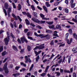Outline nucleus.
Returning <instances> with one entry per match:
<instances>
[{
    "label": "nucleus",
    "instance_id": "nucleus-1",
    "mask_svg": "<svg viewBox=\"0 0 77 77\" xmlns=\"http://www.w3.org/2000/svg\"><path fill=\"white\" fill-rule=\"evenodd\" d=\"M4 7L6 9H8V13H11V9H12V7H10L8 8V3H6L5 4Z\"/></svg>",
    "mask_w": 77,
    "mask_h": 77
},
{
    "label": "nucleus",
    "instance_id": "nucleus-2",
    "mask_svg": "<svg viewBox=\"0 0 77 77\" xmlns=\"http://www.w3.org/2000/svg\"><path fill=\"white\" fill-rule=\"evenodd\" d=\"M7 34L8 36L7 37V38L4 39V41L6 45H8V42H9L10 40L9 36H9V34L8 33V32H7Z\"/></svg>",
    "mask_w": 77,
    "mask_h": 77
},
{
    "label": "nucleus",
    "instance_id": "nucleus-3",
    "mask_svg": "<svg viewBox=\"0 0 77 77\" xmlns=\"http://www.w3.org/2000/svg\"><path fill=\"white\" fill-rule=\"evenodd\" d=\"M44 44H42L39 46H36V47L34 49V50H36V49H39L41 50L44 48Z\"/></svg>",
    "mask_w": 77,
    "mask_h": 77
},
{
    "label": "nucleus",
    "instance_id": "nucleus-4",
    "mask_svg": "<svg viewBox=\"0 0 77 77\" xmlns=\"http://www.w3.org/2000/svg\"><path fill=\"white\" fill-rule=\"evenodd\" d=\"M28 57H30V56L29 55H28V57H27V56H26L25 57V59L26 60L25 61V63H27L28 62H29V63H30V62H31L32 61L30 60V59L29 58H28Z\"/></svg>",
    "mask_w": 77,
    "mask_h": 77
},
{
    "label": "nucleus",
    "instance_id": "nucleus-5",
    "mask_svg": "<svg viewBox=\"0 0 77 77\" xmlns=\"http://www.w3.org/2000/svg\"><path fill=\"white\" fill-rule=\"evenodd\" d=\"M40 36H42L43 38H46V39H49L50 38V35L47 34L46 35H44L43 34H40L39 35Z\"/></svg>",
    "mask_w": 77,
    "mask_h": 77
},
{
    "label": "nucleus",
    "instance_id": "nucleus-6",
    "mask_svg": "<svg viewBox=\"0 0 77 77\" xmlns=\"http://www.w3.org/2000/svg\"><path fill=\"white\" fill-rule=\"evenodd\" d=\"M3 69L5 70V72L6 73H8L9 72V71H8V68H7V63H6L5 64V65L3 67Z\"/></svg>",
    "mask_w": 77,
    "mask_h": 77
},
{
    "label": "nucleus",
    "instance_id": "nucleus-7",
    "mask_svg": "<svg viewBox=\"0 0 77 77\" xmlns=\"http://www.w3.org/2000/svg\"><path fill=\"white\" fill-rule=\"evenodd\" d=\"M70 5H71V7L72 8H74V7H75V3H74V2H73V1H72L70 2Z\"/></svg>",
    "mask_w": 77,
    "mask_h": 77
},
{
    "label": "nucleus",
    "instance_id": "nucleus-8",
    "mask_svg": "<svg viewBox=\"0 0 77 77\" xmlns=\"http://www.w3.org/2000/svg\"><path fill=\"white\" fill-rule=\"evenodd\" d=\"M13 75L15 77H20V73H14L13 74Z\"/></svg>",
    "mask_w": 77,
    "mask_h": 77
},
{
    "label": "nucleus",
    "instance_id": "nucleus-9",
    "mask_svg": "<svg viewBox=\"0 0 77 77\" xmlns=\"http://www.w3.org/2000/svg\"><path fill=\"white\" fill-rule=\"evenodd\" d=\"M32 20L34 22H35V23H39L40 22V21L39 20L37 19H35L34 18H32Z\"/></svg>",
    "mask_w": 77,
    "mask_h": 77
},
{
    "label": "nucleus",
    "instance_id": "nucleus-10",
    "mask_svg": "<svg viewBox=\"0 0 77 77\" xmlns=\"http://www.w3.org/2000/svg\"><path fill=\"white\" fill-rule=\"evenodd\" d=\"M75 19L74 18L72 19V21L74 22L75 23H77V15H75Z\"/></svg>",
    "mask_w": 77,
    "mask_h": 77
},
{
    "label": "nucleus",
    "instance_id": "nucleus-11",
    "mask_svg": "<svg viewBox=\"0 0 77 77\" xmlns=\"http://www.w3.org/2000/svg\"><path fill=\"white\" fill-rule=\"evenodd\" d=\"M26 38L24 37H23L20 38V40L22 43H23L25 40Z\"/></svg>",
    "mask_w": 77,
    "mask_h": 77
},
{
    "label": "nucleus",
    "instance_id": "nucleus-12",
    "mask_svg": "<svg viewBox=\"0 0 77 77\" xmlns=\"http://www.w3.org/2000/svg\"><path fill=\"white\" fill-rule=\"evenodd\" d=\"M8 54V52L6 51H4L2 53V56H4L5 55H6Z\"/></svg>",
    "mask_w": 77,
    "mask_h": 77
},
{
    "label": "nucleus",
    "instance_id": "nucleus-13",
    "mask_svg": "<svg viewBox=\"0 0 77 77\" xmlns=\"http://www.w3.org/2000/svg\"><path fill=\"white\" fill-rule=\"evenodd\" d=\"M34 53L35 54H36V56H38L39 53H41V51H38V52H37L36 51H35V50L34 51Z\"/></svg>",
    "mask_w": 77,
    "mask_h": 77
},
{
    "label": "nucleus",
    "instance_id": "nucleus-14",
    "mask_svg": "<svg viewBox=\"0 0 77 77\" xmlns=\"http://www.w3.org/2000/svg\"><path fill=\"white\" fill-rule=\"evenodd\" d=\"M43 8L44 10L46 12H47H47H48V10H47V7L45 6H43Z\"/></svg>",
    "mask_w": 77,
    "mask_h": 77
},
{
    "label": "nucleus",
    "instance_id": "nucleus-15",
    "mask_svg": "<svg viewBox=\"0 0 77 77\" xmlns=\"http://www.w3.org/2000/svg\"><path fill=\"white\" fill-rule=\"evenodd\" d=\"M45 5L47 7H50V5L49 4V2H45Z\"/></svg>",
    "mask_w": 77,
    "mask_h": 77
},
{
    "label": "nucleus",
    "instance_id": "nucleus-16",
    "mask_svg": "<svg viewBox=\"0 0 77 77\" xmlns=\"http://www.w3.org/2000/svg\"><path fill=\"white\" fill-rule=\"evenodd\" d=\"M27 49L28 51H30L32 50V49L31 48V47L29 45H28L27 46Z\"/></svg>",
    "mask_w": 77,
    "mask_h": 77
},
{
    "label": "nucleus",
    "instance_id": "nucleus-17",
    "mask_svg": "<svg viewBox=\"0 0 77 77\" xmlns=\"http://www.w3.org/2000/svg\"><path fill=\"white\" fill-rule=\"evenodd\" d=\"M64 11L66 12V13H68L69 12V9L67 8H65L64 9Z\"/></svg>",
    "mask_w": 77,
    "mask_h": 77
},
{
    "label": "nucleus",
    "instance_id": "nucleus-18",
    "mask_svg": "<svg viewBox=\"0 0 77 77\" xmlns=\"http://www.w3.org/2000/svg\"><path fill=\"white\" fill-rule=\"evenodd\" d=\"M13 49H14V50L15 51H18L17 48V47L15 46H13Z\"/></svg>",
    "mask_w": 77,
    "mask_h": 77
},
{
    "label": "nucleus",
    "instance_id": "nucleus-19",
    "mask_svg": "<svg viewBox=\"0 0 77 77\" xmlns=\"http://www.w3.org/2000/svg\"><path fill=\"white\" fill-rule=\"evenodd\" d=\"M25 22L27 25H29V24H30V22H29V21L27 19H26L25 20Z\"/></svg>",
    "mask_w": 77,
    "mask_h": 77
},
{
    "label": "nucleus",
    "instance_id": "nucleus-20",
    "mask_svg": "<svg viewBox=\"0 0 77 77\" xmlns=\"http://www.w3.org/2000/svg\"><path fill=\"white\" fill-rule=\"evenodd\" d=\"M53 21H51V22H47V23L49 24V25H51V24H53Z\"/></svg>",
    "mask_w": 77,
    "mask_h": 77
},
{
    "label": "nucleus",
    "instance_id": "nucleus-21",
    "mask_svg": "<svg viewBox=\"0 0 77 77\" xmlns=\"http://www.w3.org/2000/svg\"><path fill=\"white\" fill-rule=\"evenodd\" d=\"M54 34H53L54 36H58V35H57V32L56 31H55L54 32Z\"/></svg>",
    "mask_w": 77,
    "mask_h": 77
},
{
    "label": "nucleus",
    "instance_id": "nucleus-22",
    "mask_svg": "<svg viewBox=\"0 0 77 77\" xmlns=\"http://www.w3.org/2000/svg\"><path fill=\"white\" fill-rule=\"evenodd\" d=\"M46 33H50L52 32V31H51L50 30L47 29L46 31Z\"/></svg>",
    "mask_w": 77,
    "mask_h": 77
},
{
    "label": "nucleus",
    "instance_id": "nucleus-23",
    "mask_svg": "<svg viewBox=\"0 0 77 77\" xmlns=\"http://www.w3.org/2000/svg\"><path fill=\"white\" fill-rule=\"evenodd\" d=\"M72 38H71L69 42V40H68V42L67 41V43L68 44H70L72 42Z\"/></svg>",
    "mask_w": 77,
    "mask_h": 77
},
{
    "label": "nucleus",
    "instance_id": "nucleus-24",
    "mask_svg": "<svg viewBox=\"0 0 77 77\" xmlns=\"http://www.w3.org/2000/svg\"><path fill=\"white\" fill-rule=\"evenodd\" d=\"M12 16H13V17L15 18V20H18V18H17V17H16V16H15V15L14 14H12Z\"/></svg>",
    "mask_w": 77,
    "mask_h": 77
},
{
    "label": "nucleus",
    "instance_id": "nucleus-25",
    "mask_svg": "<svg viewBox=\"0 0 77 77\" xmlns=\"http://www.w3.org/2000/svg\"><path fill=\"white\" fill-rule=\"evenodd\" d=\"M34 66V64H32L31 65V66L30 67V69H29L30 71H31V70H32V69H33V68Z\"/></svg>",
    "mask_w": 77,
    "mask_h": 77
},
{
    "label": "nucleus",
    "instance_id": "nucleus-26",
    "mask_svg": "<svg viewBox=\"0 0 77 77\" xmlns=\"http://www.w3.org/2000/svg\"><path fill=\"white\" fill-rule=\"evenodd\" d=\"M66 40L67 41V42L69 40H68V33H67L66 34Z\"/></svg>",
    "mask_w": 77,
    "mask_h": 77
},
{
    "label": "nucleus",
    "instance_id": "nucleus-27",
    "mask_svg": "<svg viewBox=\"0 0 77 77\" xmlns=\"http://www.w3.org/2000/svg\"><path fill=\"white\" fill-rule=\"evenodd\" d=\"M69 33H70V34H72V29H69L68 30Z\"/></svg>",
    "mask_w": 77,
    "mask_h": 77
},
{
    "label": "nucleus",
    "instance_id": "nucleus-28",
    "mask_svg": "<svg viewBox=\"0 0 77 77\" xmlns=\"http://www.w3.org/2000/svg\"><path fill=\"white\" fill-rule=\"evenodd\" d=\"M64 72L65 73H70V71H69V70H64Z\"/></svg>",
    "mask_w": 77,
    "mask_h": 77
},
{
    "label": "nucleus",
    "instance_id": "nucleus-29",
    "mask_svg": "<svg viewBox=\"0 0 77 77\" xmlns=\"http://www.w3.org/2000/svg\"><path fill=\"white\" fill-rule=\"evenodd\" d=\"M3 10L5 16H6V15H7V13L6 12V9H4V8H3Z\"/></svg>",
    "mask_w": 77,
    "mask_h": 77
},
{
    "label": "nucleus",
    "instance_id": "nucleus-30",
    "mask_svg": "<svg viewBox=\"0 0 77 77\" xmlns=\"http://www.w3.org/2000/svg\"><path fill=\"white\" fill-rule=\"evenodd\" d=\"M65 18H66V16H62L61 17L62 20H66V19H65Z\"/></svg>",
    "mask_w": 77,
    "mask_h": 77
},
{
    "label": "nucleus",
    "instance_id": "nucleus-31",
    "mask_svg": "<svg viewBox=\"0 0 77 77\" xmlns=\"http://www.w3.org/2000/svg\"><path fill=\"white\" fill-rule=\"evenodd\" d=\"M54 25L48 26V27L49 29H53V28H54Z\"/></svg>",
    "mask_w": 77,
    "mask_h": 77
},
{
    "label": "nucleus",
    "instance_id": "nucleus-32",
    "mask_svg": "<svg viewBox=\"0 0 77 77\" xmlns=\"http://www.w3.org/2000/svg\"><path fill=\"white\" fill-rule=\"evenodd\" d=\"M55 74H57V76H59L60 75V73L59 72H55Z\"/></svg>",
    "mask_w": 77,
    "mask_h": 77
},
{
    "label": "nucleus",
    "instance_id": "nucleus-33",
    "mask_svg": "<svg viewBox=\"0 0 77 77\" xmlns=\"http://www.w3.org/2000/svg\"><path fill=\"white\" fill-rule=\"evenodd\" d=\"M39 56H38L36 58L35 60L36 62H38L39 60Z\"/></svg>",
    "mask_w": 77,
    "mask_h": 77
},
{
    "label": "nucleus",
    "instance_id": "nucleus-34",
    "mask_svg": "<svg viewBox=\"0 0 77 77\" xmlns=\"http://www.w3.org/2000/svg\"><path fill=\"white\" fill-rule=\"evenodd\" d=\"M27 17H29V18H32V16H31V15L29 13H27Z\"/></svg>",
    "mask_w": 77,
    "mask_h": 77
},
{
    "label": "nucleus",
    "instance_id": "nucleus-35",
    "mask_svg": "<svg viewBox=\"0 0 77 77\" xmlns=\"http://www.w3.org/2000/svg\"><path fill=\"white\" fill-rule=\"evenodd\" d=\"M47 62H49V61H50V60L45 59V60H43V63H45V62H47Z\"/></svg>",
    "mask_w": 77,
    "mask_h": 77
},
{
    "label": "nucleus",
    "instance_id": "nucleus-36",
    "mask_svg": "<svg viewBox=\"0 0 77 77\" xmlns=\"http://www.w3.org/2000/svg\"><path fill=\"white\" fill-rule=\"evenodd\" d=\"M18 10L19 11L21 10V5H20V4L18 5Z\"/></svg>",
    "mask_w": 77,
    "mask_h": 77
},
{
    "label": "nucleus",
    "instance_id": "nucleus-37",
    "mask_svg": "<svg viewBox=\"0 0 77 77\" xmlns=\"http://www.w3.org/2000/svg\"><path fill=\"white\" fill-rule=\"evenodd\" d=\"M56 27L57 29H61V27H60V26L59 25H57Z\"/></svg>",
    "mask_w": 77,
    "mask_h": 77
},
{
    "label": "nucleus",
    "instance_id": "nucleus-38",
    "mask_svg": "<svg viewBox=\"0 0 77 77\" xmlns=\"http://www.w3.org/2000/svg\"><path fill=\"white\" fill-rule=\"evenodd\" d=\"M3 50V46H2L0 48V53L2 52Z\"/></svg>",
    "mask_w": 77,
    "mask_h": 77
},
{
    "label": "nucleus",
    "instance_id": "nucleus-39",
    "mask_svg": "<svg viewBox=\"0 0 77 77\" xmlns=\"http://www.w3.org/2000/svg\"><path fill=\"white\" fill-rule=\"evenodd\" d=\"M31 7L32 11H35V8L33 5H31Z\"/></svg>",
    "mask_w": 77,
    "mask_h": 77
},
{
    "label": "nucleus",
    "instance_id": "nucleus-40",
    "mask_svg": "<svg viewBox=\"0 0 77 77\" xmlns=\"http://www.w3.org/2000/svg\"><path fill=\"white\" fill-rule=\"evenodd\" d=\"M20 65H23L24 66H26V64L24 63L23 62L20 63Z\"/></svg>",
    "mask_w": 77,
    "mask_h": 77
},
{
    "label": "nucleus",
    "instance_id": "nucleus-41",
    "mask_svg": "<svg viewBox=\"0 0 77 77\" xmlns=\"http://www.w3.org/2000/svg\"><path fill=\"white\" fill-rule=\"evenodd\" d=\"M49 68V66H48L45 69V72H47V71L48 70V69Z\"/></svg>",
    "mask_w": 77,
    "mask_h": 77
},
{
    "label": "nucleus",
    "instance_id": "nucleus-42",
    "mask_svg": "<svg viewBox=\"0 0 77 77\" xmlns=\"http://www.w3.org/2000/svg\"><path fill=\"white\" fill-rule=\"evenodd\" d=\"M12 5L13 6V8L14 9L16 8V6H15V3H12Z\"/></svg>",
    "mask_w": 77,
    "mask_h": 77
},
{
    "label": "nucleus",
    "instance_id": "nucleus-43",
    "mask_svg": "<svg viewBox=\"0 0 77 77\" xmlns=\"http://www.w3.org/2000/svg\"><path fill=\"white\" fill-rule=\"evenodd\" d=\"M77 48H73L72 50V51L74 52L75 51H76V50H77Z\"/></svg>",
    "mask_w": 77,
    "mask_h": 77
},
{
    "label": "nucleus",
    "instance_id": "nucleus-44",
    "mask_svg": "<svg viewBox=\"0 0 77 77\" xmlns=\"http://www.w3.org/2000/svg\"><path fill=\"white\" fill-rule=\"evenodd\" d=\"M42 20H50V18H46V17H43L42 18Z\"/></svg>",
    "mask_w": 77,
    "mask_h": 77
},
{
    "label": "nucleus",
    "instance_id": "nucleus-45",
    "mask_svg": "<svg viewBox=\"0 0 77 77\" xmlns=\"http://www.w3.org/2000/svg\"><path fill=\"white\" fill-rule=\"evenodd\" d=\"M73 77H77V75L75 72L73 73Z\"/></svg>",
    "mask_w": 77,
    "mask_h": 77
},
{
    "label": "nucleus",
    "instance_id": "nucleus-46",
    "mask_svg": "<svg viewBox=\"0 0 77 77\" xmlns=\"http://www.w3.org/2000/svg\"><path fill=\"white\" fill-rule=\"evenodd\" d=\"M62 60H63V59H60V60L58 62V63L60 64L61 62L62 63Z\"/></svg>",
    "mask_w": 77,
    "mask_h": 77
},
{
    "label": "nucleus",
    "instance_id": "nucleus-47",
    "mask_svg": "<svg viewBox=\"0 0 77 77\" xmlns=\"http://www.w3.org/2000/svg\"><path fill=\"white\" fill-rule=\"evenodd\" d=\"M36 27H37L38 28L40 29H42V27H41V26L39 25H36Z\"/></svg>",
    "mask_w": 77,
    "mask_h": 77
},
{
    "label": "nucleus",
    "instance_id": "nucleus-48",
    "mask_svg": "<svg viewBox=\"0 0 77 77\" xmlns=\"http://www.w3.org/2000/svg\"><path fill=\"white\" fill-rule=\"evenodd\" d=\"M68 21V23H69V24H72V25L74 24V23L68 21Z\"/></svg>",
    "mask_w": 77,
    "mask_h": 77
},
{
    "label": "nucleus",
    "instance_id": "nucleus-49",
    "mask_svg": "<svg viewBox=\"0 0 77 77\" xmlns=\"http://www.w3.org/2000/svg\"><path fill=\"white\" fill-rule=\"evenodd\" d=\"M71 62V57L69 56L68 58V63H69Z\"/></svg>",
    "mask_w": 77,
    "mask_h": 77
},
{
    "label": "nucleus",
    "instance_id": "nucleus-50",
    "mask_svg": "<svg viewBox=\"0 0 77 77\" xmlns=\"http://www.w3.org/2000/svg\"><path fill=\"white\" fill-rule=\"evenodd\" d=\"M40 15L41 17V18H42L43 17H45V16L44 15H43V14H40Z\"/></svg>",
    "mask_w": 77,
    "mask_h": 77
},
{
    "label": "nucleus",
    "instance_id": "nucleus-51",
    "mask_svg": "<svg viewBox=\"0 0 77 77\" xmlns=\"http://www.w3.org/2000/svg\"><path fill=\"white\" fill-rule=\"evenodd\" d=\"M33 1L37 5L39 4V2H38L36 0H33Z\"/></svg>",
    "mask_w": 77,
    "mask_h": 77
},
{
    "label": "nucleus",
    "instance_id": "nucleus-52",
    "mask_svg": "<svg viewBox=\"0 0 77 77\" xmlns=\"http://www.w3.org/2000/svg\"><path fill=\"white\" fill-rule=\"evenodd\" d=\"M73 36L75 38H77V35L75 33L73 34Z\"/></svg>",
    "mask_w": 77,
    "mask_h": 77
},
{
    "label": "nucleus",
    "instance_id": "nucleus-53",
    "mask_svg": "<svg viewBox=\"0 0 77 77\" xmlns=\"http://www.w3.org/2000/svg\"><path fill=\"white\" fill-rule=\"evenodd\" d=\"M46 75V73H43L41 74V75L42 77H44Z\"/></svg>",
    "mask_w": 77,
    "mask_h": 77
},
{
    "label": "nucleus",
    "instance_id": "nucleus-54",
    "mask_svg": "<svg viewBox=\"0 0 77 77\" xmlns=\"http://www.w3.org/2000/svg\"><path fill=\"white\" fill-rule=\"evenodd\" d=\"M33 15H34L35 17H36L37 16V13L35 12H33Z\"/></svg>",
    "mask_w": 77,
    "mask_h": 77
},
{
    "label": "nucleus",
    "instance_id": "nucleus-55",
    "mask_svg": "<svg viewBox=\"0 0 77 77\" xmlns=\"http://www.w3.org/2000/svg\"><path fill=\"white\" fill-rule=\"evenodd\" d=\"M28 30H29L28 29H25L24 30V32L25 33H27L28 32Z\"/></svg>",
    "mask_w": 77,
    "mask_h": 77
},
{
    "label": "nucleus",
    "instance_id": "nucleus-56",
    "mask_svg": "<svg viewBox=\"0 0 77 77\" xmlns=\"http://www.w3.org/2000/svg\"><path fill=\"white\" fill-rule=\"evenodd\" d=\"M28 39H31V40H33V38L32 37H30V36H28Z\"/></svg>",
    "mask_w": 77,
    "mask_h": 77
},
{
    "label": "nucleus",
    "instance_id": "nucleus-57",
    "mask_svg": "<svg viewBox=\"0 0 77 77\" xmlns=\"http://www.w3.org/2000/svg\"><path fill=\"white\" fill-rule=\"evenodd\" d=\"M65 45V43H64L63 44H62L61 45H60L59 47H63V46H64V45Z\"/></svg>",
    "mask_w": 77,
    "mask_h": 77
},
{
    "label": "nucleus",
    "instance_id": "nucleus-58",
    "mask_svg": "<svg viewBox=\"0 0 77 77\" xmlns=\"http://www.w3.org/2000/svg\"><path fill=\"white\" fill-rule=\"evenodd\" d=\"M40 23H41V24H43L44 23H45V21H40Z\"/></svg>",
    "mask_w": 77,
    "mask_h": 77
},
{
    "label": "nucleus",
    "instance_id": "nucleus-59",
    "mask_svg": "<svg viewBox=\"0 0 77 77\" xmlns=\"http://www.w3.org/2000/svg\"><path fill=\"white\" fill-rule=\"evenodd\" d=\"M60 56V54H58L56 57L54 58V60H55V59H57V57H59V56Z\"/></svg>",
    "mask_w": 77,
    "mask_h": 77
},
{
    "label": "nucleus",
    "instance_id": "nucleus-60",
    "mask_svg": "<svg viewBox=\"0 0 77 77\" xmlns=\"http://www.w3.org/2000/svg\"><path fill=\"white\" fill-rule=\"evenodd\" d=\"M73 14H77V11H74L72 12Z\"/></svg>",
    "mask_w": 77,
    "mask_h": 77
},
{
    "label": "nucleus",
    "instance_id": "nucleus-61",
    "mask_svg": "<svg viewBox=\"0 0 77 77\" xmlns=\"http://www.w3.org/2000/svg\"><path fill=\"white\" fill-rule=\"evenodd\" d=\"M37 8H38V9H39V10H40L41 11V10H42V8H41V7H40L39 6H38L37 7Z\"/></svg>",
    "mask_w": 77,
    "mask_h": 77
},
{
    "label": "nucleus",
    "instance_id": "nucleus-62",
    "mask_svg": "<svg viewBox=\"0 0 77 77\" xmlns=\"http://www.w3.org/2000/svg\"><path fill=\"white\" fill-rule=\"evenodd\" d=\"M17 41L19 43H20V44H21V41H20V39L19 38H18L17 39Z\"/></svg>",
    "mask_w": 77,
    "mask_h": 77
},
{
    "label": "nucleus",
    "instance_id": "nucleus-63",
    "mask_svg": "<svg viewBox=\"0 0 77 77\" xmlns=\"http://www.w3.org/2000/svg\"><path fill=\"white\" fill-rule=\"evenodd\" d=\"M22 14H23V15H27V13H26V12H23Z\"/></svg>",
    "mask_w": 77,
    "mask_h": 77
},
{
    "label": "nucleus",
    "instance_id": "nucleus-64",
    "mask_svg": "<svg viewBox=\"0 0 77 77\" xmlns=\"http://www.w3.org/2000/svg\"><path fill=\"white\" fill-rule=\"evenodd\" d=\"M30 26H33V27H35V25L34 24L32 23H30Z\"/></svg>",
    "mask_w": 77,
    "mask_h": 77
}]
</instances>
